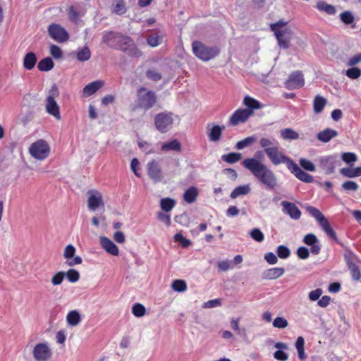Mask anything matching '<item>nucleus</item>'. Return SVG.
<instances>
[{
	"instance_id": "nucleus-1",
	"label": "nucleus",
	"mask_w": 361,
	"mask_h": 361,
	"mask_svg": "<svg viewBox=\"0 0 361 361\" xmlns=\"http://www.w3.org/2000/svg\"><path fill=\"white\" fill-rule=\"evenodd\" d=\"M243 166L268 189L272 190L277 186V178L274 173L256 158H247L243 161Z\"/></svg>"
},
{
	"instance_id": "nucleus-2",
	"label": "nucleus",
	"mask_w": 361,
	"mask_h": 361,
	"mask_svg": "<svg viewBox=\"0 0 361 361\" xmlns=\"http://www.w3.org/2000/svg\"><path fill=\"white\" fill-rule=\"evenodd\" d=\"M287 21L280 20L270 25V29L274 32L279 46L285 49H288L292 38V30L286 25Z\"/></svg>"
},
{
	"instance_id": "nucleus-3",
	"label": "nucleus",
	"mask_w": 361,
	"mask_h": 361,
	"mask_svg": "<svg viewBox=\"0 0 361 361\" xmlns=\"http://www.w3.org/2000/svg\"><path fill=\"white\" fill-rule=\"evenodd\" d=\"M112 45V48L118 49L133 57H140L142 51L137 47L133 40L128 36L121 34L118 41Z\"/></svg>"
},
{
	"instance_id": "nucleus-4",
	"label": "nucleus",
	"mask_w": 361,
	"mask_h": 361,
	"mask_svg": "<svg viewBox=\"0 0 361 361\" xmlns=\"http://www.w3.org/2000/svg\"><path fill=\"white\" fill-rule=\"evenodd\" d=\"M177 120H178V116L172 112H161L154 117V126L158 131L166 133L173 127Z\"/></svg>"
},
{
	"instance_id": "nucleus-5",
	"label": "nucleus",
	"mask_w": 361,
	"mask_h": 361,
	"mask_svg": "<svg viewBox=\"0 0 361 361\" xmlns=\"http://www.w3.org/2000/svg\"><path fill=\"white\" fill-rule=\"evenodd\" d=\"M194 54L203 61H208L219 54L217 47H207L199 41H195L192 44Z\"/></svg>"
},
{
	"instance_id": "nucleus-6",
	"label": "nucleus",
	"mask_w": 361,
	"mask_h": 361,
	"mask_svg": "<svg viewBox=\"0 0 361 361\" xmlns=\"http://www.w3.org/2000/svg\"><path fill=\"white\" fill-rule=\"evenodd\" d=\"M157 102V96L153 91L145 87H140L137 90V106L147 111L152 108Z\"/></svg>"
},
{
	"instance_id": "nucleus-7",
	"label": "nucleus",
	"mask_w": 361,
	"mask_h": 361,
	"mask_svg": "<svg viewBox=\"0 0 361 361\" xmlns=\"http://www.w3.org/2000/svg\"><path fill=\"white\" fill-rule=\"evenodd\" d=\"M59 96L58 87L54 85L49 90V94L46 98L45 109L47 112L54 116L56 120H61L59 106L55 99Z\"/></svg>"
},
{
	"instance_id": "nucleus-8",
	"label": "nucleus",
	"mask_w": 361,
	"mask_h": 361,
	"mask_svg": "<svg viewBox=\"0 0 361 361\" xmlns=\"http://www.w3.org/2000/svg\"><path fill=\"white\" fill-rule=\"evenodd\" d=\"M29 153L35 159L43 161L48 157L50 147L45 140L40 139L30 145Z\"/></svg>"
},
{
	"instance_id": "nucleus-9",
	"label": "nucleus",
	"mask_w": 361,
	"mask_h": 361,
	"mask_svg": "<svg viewBox=\"0 0 361 361\" xmlns=\"http://www.w3.org/2000/svg\"><path fill=\"white\" fill-rule=\"evenodd\" d=\"M266 155L269 158V161L274 166H278L281 164H285L287 168L289 167L293 160L286 156L283 152L279 149V145H276L266 153Z\"/></svg>"
},
{
	"instance_id": "nucleus-10",
	"label": "nucleus",
	"mask_w": 361,
	"mask_h": 361,
	"mask_svg": "<svg viewBox=\"0 0 361 361\" xmlns=\"http://www.w3.org/2000/svg\"><path fill=\"white\" fill-rule=\"evenodd\" d=\"M32 355L35 361H49L52 352L47 343H39L35 345Z\"/></svg>"
},
{
	"instance_id": "nucleus-11",
	"label": "nucleus",
	"mask_w": 361,
	"mask_h": 361,
	"mask_svg": "<svg viewBox=\"0 0 361 361\" xmlns=\"http://www.w3.org/2000/svg\"><path fill=\"white\" fill-rule=\"evenodd\" d=\"M147 172L149 178L155 183H160L164 179V172L161 166L155 159L148 162Z\"/></svg>"
},
{
	"instance_id": "nucleus-12",
	"label": "nucleus",
	"mask_w": 361,
	"mask_h": 361,
	"mask_svg": "<svg viewBox=\"0 0 361 361\" xmlns=\"http://www.w3.org/2000/svg\"><path fill=\"white\" fill-rule=\"evenodd\" d=\"M48 32L49 36L58 42H65L69 39L67 31L58 24H51L48 27Z\"/></svg>"
},
{
	"instance_id": "nucleus-13",
	"label": "nucleus",
	"mask_w": 361,
	"mask_h": 361,
	"mask_svg": "<svg viewBox=\"0 0 361 361\" xmlns=\"http://www.w3.org/2000/svg\"><path fill=\"white\" fill-rule=\"evenodd\" d=\"M253 114V111L247 109H238L231 115L229 118V123L233 126L240 123H245Z\"/></svg>"
},
{
	"instance_id": "nucleus-14",
	"label": "nucleus",
	"mask_w": 361,
	"mask_h": 361,
	"mask_svg": "<svg viewBox=\"0 0 361 361\" xmlns=\"http://www.w3.org/2000/svg\"><path fill=\"white\" fill-rule=\"evenodd\" d=\"M87 207L91 211H95L99 207H104L102 195L100 192L95 190H90L87 192Z\"/></svg>"
},
{
	"instance_id": "nucleus-15",
	"label": "nucleus",
	"mask_w": 361,
	"mask_h": 361,
	"mask_svg": "<svg viewBox=\"0 0 361 361\" xmlns=\"http://www.w3.org/2000/svg\"><path fill=\"white\" fill-rule=\"evenodd\" d=\"M288 169L300 181L307 183L314 181L313 176L302 171L293 161Z\"/></svg>"
},
{
	"instance_id": "nucleus-16",
	"label": "nucleus",
	"mask_w": 361,
	"mask_h": 361,
	"mask_svg": "<svg viewBox=\"0 0 361 361\" xmlns=\"http://www.w3.org/2000/svg\"><path fill=\"white\" fill-rule=\"evenodd\" d=\"M304 83V78L301 72L295 71L290 74L285 82V85L286 88L293 90L302 87Z\"/></svg>"
},
{
	"instance_id": "nucleus-17",
	"label": "nucleus",
	"mask_w": 361,
	"mask_h": 361,
	"mask_svg": "<svg viewBox=\"0 0 361 361\" xmlns=\"http://www.w3.org/2000/svg\"><path fill=\"white\" fill-rule=\"evenodd\" d=\"M208 139L211 142H216L221 140L224 126L208 124L206 127Z\"/></svg>"
},
{
	"instance_id": "nucleus-18",
	"label": "nucleus",
	"mask_w": 361,
	"mask_h": 361,
	"mask_svg": "<svg viewBox=\"0 0 361 361\" xmlns=\"http://www.w3.org/2000/svg\"><path fill=\"white\" fill-rule=\"evenodd\" d=\"M336 157L329 156L319 159L320 167L325 171L326 174H331L334 172L336 166Z\"/></svg>"
},
{
	"instance_id": "nucleus-19",
	"label": "nucleus",
	"mask_w": 361,
	"mask_h": 361,
	"mask_svg": "<svg viewBox=\"0 0 361 361\" xmlns=\"http://www.w3.org/2000/svg\"><path fill=\"white\" fill-rule=\"evenodd\" d=\"M283 212L290 216L293 219L298 220L301 216V212L299 208L293 202L283 201Z\"/></svg>"
},
{
	"instance_id": "nucleus-20",
	"label": "nucleus",
	"mask_w": 361,
	"mask_h": 361,
	"mask_svg": "<svg viewBox=\"0 0 361 361\" xmlns=\"http://www.w3.org/2000/svg\"><path fill=\"white\" fill-rule=\"evenodd\" d=\"M99 240L102 248L106 252L114 256L118 255L119 250L112 240L104 236L100 237Z\"/></svg>"
},
{
	"instance_id": "nucleus-21",
	"label": "nucleus",
	"mask_w": 361,
	"mask_h": 361,
	"mask_svg": "<svg viewBox=\"0 0 361 361\" xmlns=\"http://www.w3.org/2000/svg\"><path fill=\"white\" fill-rule=\"evenodd\" d=\"M274 348L278 349L274 353V357L279 361H286L288 359V354L284 351L288 349L286 343L277 342L274 344Z\"/></svg>"
},
{
	"instance_id": "nucleus-22",
	"label": "nucleus",
	"mask_w": 361,
	"mask_h": 361,
	"mask_svg": "<svg viewBox=\"0 0 361 361\" xmlns=\"http://www.w3.org/2000/svg\"><path fill=\"white\" fill-rule=\"evenodd\" d=\"M284 272V269L281 267L268 269L263 272L262 278L266 280H274L281 277Z\"/></svg>"
},
{
	"instance_id": "nucleus-23",
	"label": "nucleus",
	"mask_w": 361,
	"mask_h": 361,
	"mask_svg": "<svg viewBox=\"0 0 361 361\" xmlns=\"http://www.w3.org/2000/svg\"><path fill=\"white\" fill-rule=\"evenodd\" d=\"M259 146L264 149V153H267L271 147L279 145V142L273 137H262L259 140Z\"/></svg>"
},
{
	"instance_id": "nucleus-24",
	"label": "nucleus",
	"mask_w": 361,
	"mask_h": 361,
	"mask_svg": "<svg viewBox=\"0 0 361 361\" xmlns=\"http://www.w3.org/2000/svg\"><path fill=\"white\" fill-rule=\"evenodd\" d=\"M338 135V132L331 128H326L317 134V139L322 142H328Z\"/></svg>"
},
{
	"instance_id": "nucleus-25",
	"label": "nucleus",
	"mask_w": 361,
	"mask_h": 361,
	"mask_svg": "<svg viewBox=\"0 0 361 361\" xmlns=\"http://www.w3.org/2000/svg\"><path fill=\"white\" fill-rule=\"evenodd\" d=\"M104 85V82L100 80L92 82L87 85L83 88V94L86 97H89L95 93L99 89H100Z\"/></svg>"
},
{
	"instance_id": "nucleus-26",
	"label": "nucleus",
	"mask_w": 361,
	"mask_h": 361,
	"mask_svg": "<svg viewBox=\"0 0 361 361\" xmlns=\"http://www.w3.org/2000/svg\"><path fill=\"white\" fill-rule=\"evenodd\" d=\"M120 35V33L114 32L111 31L105 32L102 36V41L109 47L112 48L111 44H116L118 41Z\"/></svg>"
},
{
	"instance_id": "nucleus-27",
	"label": "nucleus",
	"mask_w": 361,
	"mask_h": 361,
	"mask_svg": "<svg viewBox=\"0 0 361 361\" xmlns=\"http://www.w3.org/2000/svg\"><path fill=\"white\" fill-rule=\"evenodd\" d=\"M161 149L163 152L176 151L179 152L181 151V144L178 140L175 139L163 143Z\"/></svg>"
},
{
	"instance_id": "nucleus-28",
	"label": "nucleus",
	"mask_w": 361,
	"mask_h": 361,
	"mask_svg": "<svg viewBox=\"0 0 361 361\" xmlns=\"http://www.w3.org/2000/svg\"><path fill=\"white\" fill-rule=\"evenodd\" d=\"M340 173L345 177L347 178H355L361 176V166L355 167V168H348L345 167L342 168L340 170Z\"/></svg>"
},
{
	"instance_id": "nucleus-29",
	"label": "nucleus",
	"mask_w": 361,
	"mask_h": 361,
	"mask_svg": "<svg viewBox=\"0 0 361 361\" xmlns=\"http://www.w3.org/2000/svg\"><path fill=\"white\" fill-rule=\"evenodd\" d=\"M197 195V188L192 186L185 191L183 194V199L187 203L192 204L196 200Z\"/></svg>"
},
{
	"instance_id": "nucleus-30",
	"label": "nucleus",
	"mask_w": 361,
	"mask_h": 361,
	"mask_svg": "<svg viewBox=\"0 0 361 361\" xmlns=\"http://www.w3.org/2000/svg\"><path fill=\"white\" fill-rule=\"evenodd\" d=\"M37 63V56L33 52H28L23 59V66L27 70H32Z\"/></svg>"
},
{
	"instance_id": "nucleus-31",
	"label": "nucleus",
	"mask_w": 361,
	"mask_h": 361,
	"mask_svg": "<svg viewBox=\"0 0 361 361\" xmlns=\"http://www.w3.org/2000/svg\"><path fill=\"white\" fill-rule=\"evenodd\" d=\"M326 104V99L320 95H317L313 101L314 112L315 114L321 113Z\"/></svg>"
},
{
	"instance_id": "nucleus-32",
	"label": "nucleus",
	"mask_w": 361,
	"mask_h": 361,
	"mask_svg": "<svg viewBox=\"0 0 361 361\" xmlns=\"http://www.w3.org/2000/svg\"><path fill=\"white\" fill-rule=\"evenodd\" d=\"M127 8L124 0H115L111 6V12L116 15L126 13Z\"/></svg>"
},
{
	"instance_id": "nucleus-33",
	"label": "nucleus",
	"mask_w": 361,
	"mask_h": 361,
	"mask_svg": "<svg viewBox=\"0 0 361 361\" xmlns=\"http://www.w3.org/2000/svg\"><path fill=\"white\" fill-rule=\"evenodd\" d=\"M77 59L84 62L88 61L91 57V51L88 47L84 46L78 49L76 53Z\"/></svg>"
},
{
	"instance_id": "nucleus-34",
	"label": "nucleus",
	"mask_w": 361,
	"mask_h": 361,
	"mask_svg": "<svg viewBox=\"0 0 361 361\" xmlns=\"http://www.w3.org/2000/svg\"><path fill=\"white\" fill-rule=\"evenodd\" d=\"M281 137L286 140H294L299 138V134L292 128H284L280 131Z\"/></svg>"
},
{
	"instance_id": "nucleus-35",
	"label": "nucleus",
	"mask_w": 361,
	"mask_h": 361,
	"mask_svg": "<svg viewBox=\"0 0 361 361\" xmlns=\"http://www.w3.org/2000/svg\"><path fill=\"white\" fill-rule=\"evenodd\" d=\"M250 192V187L249 185H243L236 187L231 193L230 197L235 199L240 195H245Z\"/></svg>"
},
{
	"instance_id": "nucleus-36",
	"label": "nucleus",
	"mask_w": 361,
	"mask_h": 361,
	"mask_svg": "<svg viewBox=\"0 0 361 361\" xmlns=\"http://www.w3.org/2000/svg\"><path fill=\"white\" fill-rule=\"evenodd\" d=\"M66 320L70 326H75L80 323L81 317L78 311L72 310L67 314Z\"/></svg>"
},
{
	"instance_id": "nucleus-37",
	"label": "nucleus",
	"mask_w": 361,
	"mask_h": 361,
	"mask_svg": "<svg viewBox=\"0 0 361 361\" xmlns=\"http://www.w3.org/2000/svg\"><path fill=\"white\" fill-rule=\"evenodd\" d=\"M54 62L50 57H46L42 59L37 65V68L40 71H49L54 68Z\"/></svg>"
},
{
	"instance_id": "nucleus-38",
	"label": "nucleus",
	"mask_w": 361,
	"mask_h": 361,
	"mask_svg": "<svg viewBox=\"0 0 361 361\" xmlns=\"http://www.w3.org/2000/svg\"><path fill=\"white\" fill-rule=\"evenodd\" d=\"M306 209L318 221L319 224L327 219L319 209L314 207L308 206Z\"/></svg>"
},
{
	"instance_id": "nucleus-39",
	"label": "nucleus",
	"mask_w": 361,
	"mask_h": 361,
	"mask_svg": "<svg viewBox=\"0 0 361 361\" xmlns=\"http://www.w3.org/2000/svg\"><path fill=\"white\" fill-rule=\"evenodd\" d=\"M243 104L248 107L247 109L252 110V111L253 109H259L262 107V104L257 100L249 96L244 97Z\"/></svg>"
},
{
	"instance_id": "nucleus-40",
	"label": "nucleus",
	"mask_w": 361,
	"mask_h": 361,
	"mask_svg": "<svg viewBox=\"0 0 361 361\" xmlns=\"http://www.w3.org/2000/svg\"><path fill=\"white\" fill-rule=\"evenodd\" d=\"M257 140V136L256 135H252L245 137V139L238 141L235 144V148L237 149H243L248 146L252 145Z\"/></svg>"
},
{
	"instance_id": "nucleus-41",
	"label": "nucleus",
	"mask_w": 361,
	"mask_h": 361,
	"mask_svg": "<svg viewBox=\"0 0 361 361\" xmlns=\"http://www.w3.org/2000/svg\"><path fill=\"white\" fill-rule=\"evenodd\" d=\"M176 205V201L169 197L162 198L160 200V207L161 209L166 212H169L173 209Z\"/></svg>"
},
{
	"instance_id": "nucleus-42",
	"label": "nucleus",
	"mask_w": 361,
	"mask_h": 361,
	"mask_svg": "<svg viewBox=\"0 0 361 361\" xmlns=\"http://www.w3.org/2000/svg\"><path fill=\"white\" fill-rule=\"evenodd\" d=\"M317 8L319 11H324L329 15H333L336 13L335 7L325 1H319L317 4Z\"/></svg>"
},
{
	"instance_id": "nucleus-43",
	"label": "nucleus",
	"mask_w": 361,
	"mask_h": 361,
	"mask_svg": "<svg viewBox=\"0 0 361 361\" xmlns=\"http://www.w3.org/2000/svg\"><path fill=\"white\" fill-rule=\"evenodd\" d=\"M221 159L227 163L234 164L242 159V155L240 153L231 152L227 154H224L221 157Z\"/></svg>"
},
{
	"instance_id": "nucleus-44",
	"label": "nucleus",
	"mask_w": 361,
	"mask_h": 361,
	"mask_svg": "<svg viewBox=\"0 0 361 361\" xmlns=\"http://www.w3.org/2000/svg\"><path fill=\"white\" fill-rule=\"evenodd\" d=\"M162 42V37L157 34H152L147 36V42L149 46L156 47Z\"/></svg>"
},
{
	"instance_id": "nucleus-45",
	"label": "nucleus",
	"mask_w": 361,
	"mask_h": 361,
	"mask_svg": "<svg viewBox=\"0 0 361 361\" xmlns=\"http://www.w3.org/2000/svg\"><path fill=\"white\" fill-rule=\"evenodd\" d=\"M320 226L322 228L324 231L332 239L337 240L336 234L335 231L333 230L331 226H330L329 221L327 219H326L324 221H323L321 224H319Z\"/></svg>"
},
{
	"instance_id": "nucleus-46",
	"label": "nucleus",
	"mask_w": 361,
	"mask_h": 361,
	"mask_svg": "<svg viewBox=\"0 0 361 361\" xmlns=\"http://www.w3.org/2000/svg\"><path fill=\"white\" fill-rule=\"evenodd\" d=\"M320 226L322 228L324 231L332 239L337 240L336 234L335 231L333 230L331 226H330L329 221L327 219H326L324 221H323L321 224H319Z\"/></svg>"
},
{
	"instance_id": "nucleus-47",
	"label": "nucleus",
	"mask_w": 361,
	"mask_h": 361,
	"mask_svg": "<svg viewBox=\"0 0 361 361\" xmlns=\"http://www.w3.org/2000/svg\"><path fill=\"white\" fill-rule=\"evenodd\" d=\"M172 288L177 292H183L187 289V284L185 281L176 279L171 285Z\"/></svg>"
},
{
	"instance_id": "nucleus-48",
	"label": "nucleus",
	"mask_w": 361,
	"mask_h": 361,
	"mask_svg": "<svg viewBox=\"0 0 361 361\" xmlns=\"http://www.w3.org/2000/svg\"><path fill=\"white\" fill-rule=\"evenodd\" d=\"M132 313L137 317H141L145 314L146 309L142 304L136 303L132 307Z\"/></svg>"
},
{
	"instance_id": "nucleus-49",
	"label": "nucleus",
	"mask_w": 361,
	"mask_h": 361,
	"mask_svg": "<svg viewBox=\"0 0 361 361\" xmlns=\"http://www.w3.org/2000/svg\"><path fill=\"white\" fill-rule=\"evenodd\" d=\"M299 164L306 171L313 172L316 170L314 164L311 161L305 158L300 159Z\"/></svg>"
},
{
	"instance_id": "nucleus-50",
	"label": "nucleus",
	"mask_w": 361,
	"mask_h": 361,
	"mask_svg": "<svg viewBox=\"0 0 361 361\" xmlns=\"http://www.w3.org/2000/svg\"><path fill=\"white\" fill-rule=\"evenodd\" d=\"M342 160L349 165H353L357 159L355 154L353 152H344L341 155Z\"/></svg>"
},
{
	"instance_id": "nucleus-51",
	"label": "nucleus",
	"mask_w": 361,
	"mask_h": 361,
	"mask_svg": "<svg viewBox=\"0 0 361 361\" xmlns=\"http://www.w3.org/2000/svg\"><path fill=\"white\" fill-rule=\"evenodd\" d=\"M288 326L286 319L282 317H277L273 321V326L277 329H285Z\"/></svg>"
},
{
	"instance_id": "nucleus-52",
	"label": "nucleus",
	"mask_w": 361,
	"mask_h": 361,
	"mask_svg": "<svg viewBox=\"0 0 361 361\" xmlns=\"http://www.w3.org/2000/svg\"><path fill=\"white\" fill-rule=\"evenodd\" d=\"M65 276L67 277L68 280L71 283L77 282L80 279V273L73 269H69L66 274Z\"/></svg>"
},
{
	"instance_id": "nucleus-53",
	"label": "nucleus",
	"mask_w": 361,
	"mask_h": 361,
	"mask_svg": "<svg viewBox=\"0 0 361 361\" xmlns=\"http://www.w3.org/2000/svg\"><path fill=\"white\" fill-rule=\"evenodd\" d=\"M345 75L350 79H357L361 75V69L357 67H352L345 71Z\"/></svg>"
},
{
	"instance_id": "nucleus-54",
	"label": "nucleus",
	"mask_w": 361,
	"mask_h": 361,
	"mask_svg": "<svg viewBox=\"0 0 361 361\" xmlns=\"http://www.w3.org/2000/svg\"><path fill=\"white\" fill-rule=\"evenodd\" d=\"M65 277V273L63 271H59L56 273L51 279V283L53 286L61 285Z\"/></svg>"
},
{
	"instance_id": "nucleus-55",
	"label": "nucleus",
	"mask_w": 361,
	"mask_h": 361,
	"mask_svg": "<svg viewBox=\"0 0 361 361\" xmlns=\"http://www.w3.org/2000/svg\"><path fill=\"white\" fill-rule=\"evenodd\" d=\"M251 238L258 243H261L264 239L263 233L259 228H253L250 232Z\"/></svg>"
},
{
	"instance_id": "nucleus-56",
	"label": "nucleus",
	"mask_w": 361,
	"mask_h": 361,
	"mask_svg": "<svg viewBox=\"0 0 361 361\" xmlns=\"http://www.w3.org/2000/svg\"><path fill=\"white\" fill-rule=\"evenodd\" d=\"M276 253L279 257L281 259H286L288 258L290 255V252L288 247L285 245H279L277 247Z\"/></svg>"
},
{
	"instance_id": "nucleus-57",
	"label": "nucleus",
	"mask_w": 361,
	"mask_h": 361,
	"mask_svg": "<svg viewBox=\"0 0 361 361\" xmlns=\"http://www.w3.org/2000/svg\"><path fill=\"white\" fill-rule=\"evenodd\" d=\"M349 269L350 270L352 276L354 280H359L361 278V273L357 267V266L355 264L350 263V265L348 266Z\"/></svg>"
},
{
	"instance_id": "nucleus-58",
	"label": "nucleus",
	"mask_w": 361,
	"mask_h": 361,
	"mask_svg": "<svg viewBox=\"0 0 361 361\" xmlns=\"http://www.w3.org/2000/svg\"><path fill=\"white\" fill-rule=\"evenodd\" d=\"M174 240L176 242H180L183 247H187L190 245V240L185 238L181 233H176L174 235Z\"/></svg>"
},
{
	"instance_id": "nucleus-59",
	"label": "nucleus",
	"mask_w": 361,
	"mask_h": 361,
	"mask_svg": "<svg viewBox=\"0 0 361 361\" xmlns=\"http://www.w3.org/2000/svg\"><path fill=\"white\" fill-rule=\"evenodd\" d=\"M341 20L345 23V24H350L354 20V17L352 15V13L349 11H344L340 15Z\"/></svg>"
},
{
	"instance_id": "nucleus-60",
	"label": "nucleus",
	"mask_w": 361,
	"mask_h": 361,
	"mask_svg": "<svg viewBox=\"0 0 361 361\" xmlns=\"http://www.w3.org/2000/svg\"><path fill=\"white\" fill-rule=\"evenodd\" d=\"M303 242L306 245L311 246L317 243L319 240L315 235L309 233L304 237Z\"/></svg>"
},
{
	"instance_id": "nucleus-61",
	"label": "nucleus",
	"mask_w": 361,
	"mask_h": 361,
	"mask_svg": "<svg viewBox=\"0 0 361 361\" xmlns=\"http://www.w3.org/2000/svg\"><path fill=\"white\" fill-rule=\"evenodd\" d=\"M75 253V248L72 245H68L65 247L63 257L66 259H69L74 257Z\"/></svg>"
},
{
	"instance_id": "nucleus-62",
	"label": "nucleus",
	"mask_w": 361,
	"mask_h": 361,
	"mask_svg": "<svg viewBox=\"0 0 361 361\" xmlns=\"http://www.w3.org/2000/svg\"><path fill=\"white\" fill-rule=\"evenodd\" d=\"M147 77L153 80V81H159L161 79V75L156 70H148L146 72Z\"/></svg>"
},
{
	"instance_id": "nucleus-63",
	"label": "nucleus",
	"mask_w": 361,
	"mask_h": 361,
	"mask_svg": "<svg viewBox=\"0 0 361 361\" xmlns=\"http://www.w3.org/2000/svg\"><path fill=\"white\" fill-rule=\"evenodd\" d=\"M342 188L345 190L356 191L358 189V185L352 180H348L342 184Z\"/></svg>"
},
{
	"instance_id": "nucleus-64",
	"label": "nucleus",
	"mask_w": 361,
	"mask_h": 361,
	"mask_svg": "<svg viewBox=\"0 0 361 361\" xmlns=\"http://www.w3.org/2000/svg\"><path fill=\"white\" fill-rule=\"evenodd\" d=\"M50 54L54 58L56 59H61L62 57V51L61 48L54 44L51 45L50 47Z\"/></svg>"
}]
</instances>
